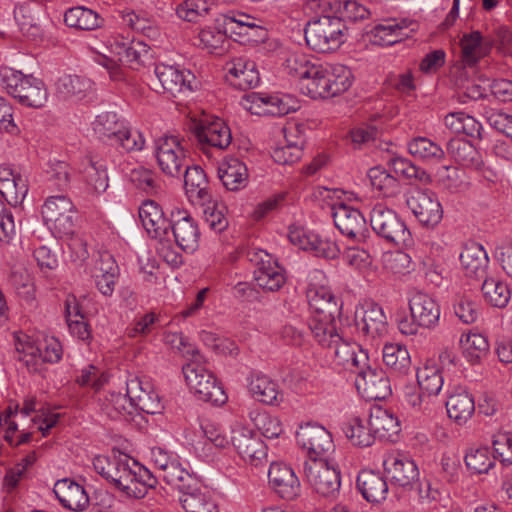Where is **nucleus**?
I'll list each match as a JSON object with an SVG mask.
<instances>
[{
	"label": "nucleus",
	"mask_w": 512,
	"mask_h": 512,
	"mask_svg": "<svg viewBox=\"0 0 512 512\" xmlns=\"http://www.w3.org/2000/svg\"><path fill=\"white\" fill-rule=\"evenodd\" d=\"M247 258L255 266L254 280L259 287L267 291H277L284 285V268L267 251L252 248L247 252Z\"/></svg>",
	"instance_id": "obj_14"
},
{
	"label": "nucleus",
	"mask_w": 512,
	"mask_h": 512,
	"mask_svg": "<svg viewBox=\"0 0 512 512\" xmlns=\"http://www.w3.org/2000/svg\"><path fill=\"white\" fill-rule=\"evenodd\" d=\"M309 328L314 339L323 347H332L340 341L334 315H311Z\"/></svg>",
	"instance_id": "obj_41"
},
{
	"label": "nucleus",
	"mask_w": 512,
	"mask_h": 512,
	"mask_svg": "<svg viewBox=\"0 0 512 512\" xmlns=\"http://www.w3.org/2000/svg\"><path fill=\"white\" fill-rule=\"evenodd\" d=\"M241 106L253 115L284 116L298 109L297 100L288 94L252 92L243 97Z\"/></svg>",
	"instance_id": "obj_13"
},
{
	"label": "nucleus",
	"mask_w": 512,
	"mask_h": 512,
	"mask_svg": "<svg viewBox=\"0 0 512 512\" xmlns=\"http://www.w3.org/2000/svg\"><path fill=\"white\" fill-rule=\"evenodd\" d=\"M355 374V386L364 399L382 400L391 394L390 381L385 372L371 368L370 361L366 368L360 369Z\"/></svg>",
	"instance_id": "obj_24"
},
{
	"label": "nucleus",
	"mask_w": 512,
	"mask_h": 512,
	"mask_svg": "<svg viewBox=\"0 0 512 512\" xmlns=\"http://www.w3.org/2000/svg\"><path fill=\"white\" fill-rule=\"evenodd\" d=\"M139 219L152 239L163 241L168 236L170 223L157 202L153 200L144 201L139 207Z\"/></svg>",
	"instance_id": "obj_30"
},
{
	"label": "nucleus",
	"mask_w": 512,
	"mask_h": 512,
	"mask_svg": "<svg viewBox=\"0 0 512 512\" xmlns=\"http://www.w3.org/2000/svg\"><path fill=\"white\" fill-rule=\"evenodd\" d=\"M357 485L363 497L372 503H379L386 499L388 485L378 473L364 470L357 478Z\"/></svg>",
	"instance_id": "obj_43"
},
{
	"label": "nucleus",
	"mask_w": 512,
	"mask_h": 512,
	"mask_svg": "<svg viewBox=\"0 0 512 512\" xmlns=\"http://www.w3.org/2000/svg\"><path fill=\"white\" fill-rule=\"evenodd\" d=\"M218 176L228 190L236 191L246 186L248 170L238 158L227 157L218 167Z\"/></svg>",
	"instance_id": "obj_39"
},
{
	"label": "nucleus",
	"mask_w": 512,
	"mask_h": 512,
	"mask_svg": "<svg viewBox=\"0 0 512 512\" xmlns=\"http://www.w3.org/2000/svg\"><path fill=\"white\" fill-rule=\"evenodd\" d=\"M419 24L411 18L385 19L368 32L369 40L376 45L391 46L418 31Z\"/></svg>",
	"instance_id": "obj_17"
},
{
	"label": "nucleus",
	"mask_w": 512,
	"mask_h": 512,
	"mask_svg": "<svg viewBox=\"0 0 512 512\" xmlns=\"http://www.w3.org/2000/svg\"><path fill=\"white\" fill-rule=\"evenodd\" d=\"M42 218L48 228L63 238L72 233L75 225V206L65 195L47 197L41 209Z\"/></svg>",
	"instance_id": "obj_11"
},
{
	"label": "nucleus",
	"mask_w": 512,
	"mask_h": 512,
	"mask_svg": "<svg viewBox=\"0 0 512 512\" xmlns=\"http://www.w3.org/2000/svg\"><path fill=\"white\" fill-rule=\"evenodd\" d=\"M342 431L353 446L369 447L375 437L368 425V419L359 416H351L343 423Z\"/></svg>",
	"instance_id": "obj_44"
},
{
	"label": "nucleus",
	"mask_w": 512,
	"mask_h": 512,
	"mask_svg": "<svg viewBox=\"0 0 512 512\" xmlns=\"http://www.w3.org/2000/svg\"><path fill=\"white\" fill-rule=\"evenodd\" d=\"M409 309L413 319L424 328L435 326L440 318V307L428 294L416 291L409 299Z\"/></svg>",
	"instance_id": "obj_35"
},
{
	"label": "nucleus",
	"mask_w": 512,
	"mask_h": 512,
	"mask_svg": "<svg viewBox=\"0 0 512 512\" xmlns=\"http://www.w3.org/2000/svg\"><path fill=\"white\" fill-rule=\"evenodd\" d=\"M53 491L65 509L78 512L89 506V496L85 488L72 479L58 480Z\"/></svg>",
	"instance_id": "obj_33"
},
{
	"label": "nucleus",
	"mask_w": 512,
	"mask_h": 512,
	"mask_svg": "<svg viewBox=\"0 0 512 512\" xmlns=\"http://www.w3.org/2000/svg\"><path fill=\"white\" fill-rule=\"evenodd\" d=\"M491 46L483 41L479 32L464 35L461 39L462 59L466 65H474L490 52Z\"/></svg>",
	"instance_id": "obj_49"
},
{
	"label": "nucleus",
	"mask_w": 512,
	"mask_h": 512,
	"mask_svg": "<svg viewBox=\"0 0 512 512\" xmlns=\"http://www.w3.org/2000/svg\"><path fill=\"white\" fill-rule=\"evenodd\" d=\"M227 78L230 83L245 90L257 86L260 82L259 72L254 61L239 57L226 65Z\"/></svg>",
	"instance_id": "obj_36"
},
{
	"label": "nucleus",
	"mask_w": 512,
	"mask_h": 512,
	"mask_svg": "<svg viewBox=\"0 0 512 512\" xmlns=\"http://www.w3.org/2000/svg\"><path fill=\"white\" fill-rule=\"evenodd\" d=\"M368 425L375 439L394 441L400 432V421L390 410L374 406L370 410Z\"/></svg>",
	"instance_id": "obj_34"
},
{
	"label": "nucleus",
	"mask_w": 512,
	"mask_h": 512,
	"mask_svg": "<svg viewBox=\"0 0 512 512\" xmlns=\"http://www.w3.org/2000/svg\"><path fill=\"white\" fill-rule=\"evenodd\" d=\"M0 193L9 203L22 202L28 193L27 179L15 173L10 179L1 184Z\"/></svg>",
	"instance_id": "obj_63"
},
{
	"label": "nucleus",
	"mask_w": 512,
	"mask_h": 512,
	"mask_svg": "<svg viewBox=\"0 0 512 512\" xmlns=\"http://www.w3.org/2000/svg\"><path fill=\"white\" fill-rule=\"evenodd\" d=\"M316 63L309 55L296 51L287 53L283 67L286 73L298 80L301 88Z\"/></svg>",
	"instance_id": "obj_52"
},
{
	"label": "nucleus",
	"mask_w": 512,
	"mask_h": 512,
	"mask_svg": "<svg viewBox=\"0 0 512 512\" xmlns=\"http://www.w3.org/2000/svg\"><path fill=\"white\" fill-rule=\"evenodd\" d=\"M126 386L133 410L139 409L147 414H156L161 411L160 397L150 380L133 377L126 382Z\"/></svg>",
	"instance_id": "obj_25"
},
{
	"label": "nucleus",
	"mask_w": 512,
	"mask_h": 512,
	"mask_svg": "<svg viewBox=\"0 0 512 512\" xmlns=\"http://www.w3.org/2000/svg\"><path fill=\"white\" fill-rule=\"evenodd\" d=\"M154 73L163 90L173 96L190 93L197 86L194 74L179 66L160 63L155 66Z\"/></svg>",
	"instance_id": "obj_22"
},
{
	"label": "nucleus",
	"mask_w": 512,
	"mask_h": 512,
	"mask_svg": "<svg viewBox=\"0 0 512 512\" xmlns=\"http://www.w3.org/2000/svg\"><path fill=\"white\" fill-rule=\"evenodd\" d=\"M100 408L111 419H120L133 412L131 400L127 393L110 392L100 399Z\"/></svg>",
	"instance_id": "obj_56"
},
{
	"label": "nucleus",
	"mask_w": 512,
	"mask_h": 512,
	"mask_svg": "<svg viewBox=\"0 0 512 512\" xmlns=\"http://www.w3.org/2000/svg\"><path fill=\"white\" fill-rule=\"evenodd\" d=\"M94 470L129 498L141 499L156 484L151 472L125 453L93 458Z\"/></svg>",
	"instance_id": "obj_1"
},
{
	"label": "nucleus",
	"mask_w": 512,
	"mask_h": 512,
	"mask_svg": "<svg viewBox=\"0 0 512 512\" xmlns=\"http://www.w3.org/2000/svg\"><path fill=\"white\" fill-rule=\"evenodd\" d=\"M384 364L397 374H406L411 358L407 348L398 343H386L382 350Z\"/></svg>",
	"instance_id": "obj_48"
},
{
	"label": "nucleus",
	"mask_w": 512,
	"mask_h": 512,
	"mask_svg": "<svg viewBox=\"0 0 512 512\" xmlns=\"http://www.w3.org/2000/svg\"><path fill=\"white\" fill-rule=\"evenodd\" d=\"M209 11L206 0H184L175 8L176 16L186 22L196 23L204 18Z\"/></svg>",
	"instance_id": "obj_64"
},
{
	"label": "nucleus",
	"mask_w": 512,
	"mask_h": 512,
	"mask_svg": "<svg viewBox=\"0 0 512 512\" xmlns=\"http://www.w3.org/2000/svg\"><path fill=\"white\" fill-rule=\"evenodd\" d=\"M383 468L392 484L413 489L419 481V469L413 459L400 452H389L383 459Z\"/></svg>",
	"instance_id": "obj_18"
},
{
	"label": "nucleus",
	"mask_w": 512,
	"mask_h": 512,
	"mask_svg": "<svg viewBox=\"0 0 512 512\" xmlns=\"http://www.w3.org/2000/svg\"><path fill=\"white\" fill-rule=\"evenodd\" d=\"M475 411V403L467 390L458 388L450 395V419L462 425L471 418Z\"/></svg>",
	"instance_id": "obj_53"
},
{
	"label": "nucleus",
	"mask_w": 512,
	"mask_h": 512,
	"mask_svg": "<svg viewBox=\"0 0 512 512\" xmlns=\"http://www.w3.org/2000/svg\"><path fill=\"white\" fill-rule=\"evenodd\" d=\"M64 21L67 26L81 30L96 29L102 22L98 13L83 6L68 9L64 14Z\"/></svg>",
	"instance_id": "obj_54"
},
{
	"label": "nucleus",
	"mask_w": 512,
	"mask_h": 512,
	"mask_svg": "<svg viewBox=\"0 0 512 512\" xmlns=\"http://www.w3.org/2000/svg\"><path fill=\"white\" fill-rule=\"evenodd\" d=\"M307 299L312 315H335L339 310L337 299L324 285L311 282L307 289Z\"/></svg>",
	"instance_id": "obj_40"
},
{
	"label": "nucleus",
	"mask_w": 512,
	"mask_h": 512,
	"mask_svg": "<svg viewBox=\"0 0 512 512\" xmlns=\"http://www.w3.org/2000/svg\"><path fill=\"white\" fill-rule=\"evenodd\" d=\"M409 210L424 226L434 227L443 217L442 206L431 192L415 190L406 199Z\"/></svg>",
	"instance_id": "obj_23"
},
{
	"label": "nucleus",
	"mask_w": 512,
	"mask_h": 512,
	"mask_svg": "<svg viewBox=\"0 0 512 512\" xmlns=\"http://www.w3.org/2000/svg\"><path fill=\"white\" fill-rule=\"evenodd\" d=\"M459 262L460 268L467 278L480 280L487 274L490 259L481 244L469 242L462 247Z\"/></svg>",
	"instance_id": "obj_29"
},
{
	"label": "nucleus",
	"mask_w": 512,
	"mask_h": 512,
	"mask_svg": "<svg viewBox=\"0 0 512 512\" xmlns=\"http://www.w3.org/2000/svg\"><path fill=\"white\" fill-rule=\"evenodd\" d=\"M297 442L306 451L307 460L330 461L335 451L331 433L322 425L306 423L299 427L296 434Z\"/></svg>",
	"instance_id": "obj_15"
},
{
	"label": "nucleus",
	"mask_w": 512,
	"mask_h": 512,
	"mask_svg": "<svg viewBox=\"0 0 512 512\" xmlns=\"http://www.w3.org/2000/svg\"><path fill=\"white\" fill-rule=\"evenodd\" d=\"M182 371L186 384L200 400L214 405H222L227 401L223 387L207 368L201 355L191 358L183 366Z\"/></svg>",
	"instance_id": "obj_8"
},
{
	"label": "nucleus",
	"mask_w": 512,
	"mask_h": 512,
	"mask_svg": "<svg viewBox=\"0 0 512 512\" xmlns=\"http://www.w3.org/2000/svg\"><path fill=\"white\" fill-rule=\"evenodd\" d=\"M192 129L201 143L221 150L227 148L232 140L228 125L214 115L203 113L198 119H193Z\"/></svg>",
	"instance_id": "obj_21"
},
{
	"label": "nucleus",
	"mask_w": 512,
	"mask_h": 512,
	"mask_svg": "<svg viewBox=\"0 0 512 512\" xmlns=\"http://www.w3.org/2000/svg\"><path fill=\"white\" fill-rule=\"evenodd\" d=\"M354 322L358 332L370 340H376L387 334V318L381 306L365 301L355 310Z\"/></svg>",
	"instance_id": "obj_19"
},
{
	"label": "nucleus",
	"mask_w": 512,
	"mask_h": 512,
	"mask_svg": "<svg viewBox=\"0 0 512 512\" xmlns=\"http://www.w3.org/2000/svg\"><path fill=\"white\" fill-rule=\"evenodd\" d=\"M224 16L216 18L213 24L206 25L200 29L198 40L199 46L202 49L215 54H221L226 50V44L228 43L227 34H229V31L224 28Z\"/></svg>",
	"instance_id": "obj_38"
},
{
	"label": "nucleus",
	"mask_w": 512,
	"mask_h": 512,
	"mask_svg": "<svg viewBox=\"0 0 512 512\" xmlns=\"http://www.w3.org/2000/svg\"><path fill=\"white\" fill-rule=\"evenodd\" d=\"M224 28L241 43H258L266 40L267 30L250 15L224 16Z\"/></svg>",
	"instance_id": "obj_27"
},
{
	"label": "nucleus",
	"mask_w": 512,
	"mask_h": 512,
	"mask_svg": "<svg viewBox=\"0 0 512 512\" xmlns=\"http://www.w3.org/2000/svg\"><path fill=\"white\" fill-rule=\"evenodd\" d=\"M464 461L467 469L474 474H488L495 466V457L488 447L470 448Z\"/></svg>",
	"instance_id": "obj_58"
},
{
	"label": "nucleus",
	"mask_w": 512,
	"mask_h": 512,
	"mask_svg": "<svg viewBox=\"0 0 512 512\" xmlns=\"http://www.w3.org/2000/svg\"><path fill=\"white\" fill-rule=\"evenodd\" d=\"M184 184L188 197L192 202L205 203L210 198L208 182L203 169L199 166L185 165Z\"/></svg>",
	"instance_id": "obj_42"
},
{
	"label": "nucleus",
	"mask_w": 512,
	"mask_h": 512,
	"mask_svg": "<svg viewBox=\"0 0 512 512\" xmlns=\"http://www.w3.org/2000/svg\"><path fill=\"white\" fill-rule=\"evenodd\" d=\"M32 412H36V401L27 399L21 409L16 407L13 410L9 407L0 417V425L5 429V439L11 445L17 446L30 440L32 431H26L24 422Z\"/></svg>",
	"instance_id": "obj_20"
},
{
	"label": "nucleus",
	"mask_w": 512,
	"mask_h": 512,
	"mask_svg": "<svg viewBox=\"0 0 512 512\" xmlns=\"http://www.w3.org/2000/svg\"><path fill=\"white\" fill-rule=\"evenodd\" d=\"M125 121L117 113L105 111L98 114L92 122V130L100 140L114 141L122 131Z\"/></svg>",
	"instance_id": "obj_46"
},
{
	"label": "nucleus",
	"mask_w": 512,
	"mask_h": 512,
	"mask_svg": "<svg viewBox=\"0 0 512 512\" xmlns=\"http://www.w3.org/2000/svg\"><path fill=\"white\" fill-rule=\"evenodd\" d=\"M450 154L455 162L470 169L480 163V154L467 138H450Z\"/></svg>",
	"instance_id": "obj_59"
},
{
	"label": "nucleus",
	"mask_w": 512,
	"mask_h": 512,
	"mask_svg": "<svg viewBox=\"0 0 512 512\" xmlns=\"http://www.w3.org/2000/svg\"><path fill=\"white\" fill-rule=\"evenodd\" d=\"M0 85L19 104L39 109L45 106L49 93L44 82L31 74L4 67L0 70Z\"/></svg>",
	"instance_id": "obj_6"
},
{
	"label": "nucleus",
	"mask_w": 512,
	"mask_h": 512,
	"mask_svg": "<svg viewBox=\"0 0 512 512\" xmlns=\"http://www.w3.org/2000/svg\"><path fill=\"white\" fill-rule=\"evenodd\" d=\"M453 309L457 319L466 325L475 323L480 314L479 305L474 300L471 289L455 293Z\"/></svg>",
	"instance_id": "obj_50"
},
{
	"label": "nucleus",
	"mask_w": 512,
	"mask_h": 512,
	"mask_svg": "<svg viewBox=\"0 0 512 512\" xmlns=\"http://www.w3.org/2000/svg\"><path fill=\"white\" fill-rule=\"evenodd\" d=\"M281 132L284 141L274 148L272 158L282 165L294 163L302 156L303 138L298 135L295 128H283Z\"/></svg>",
	"instance_id": "obj_37"
},
{
	"label": "nucleus",
	"mask_w": 512,
	"mask_h": 512,
	"mask_svg": "<svg viewBox=\"0 0 512 512\" xmlns=\"http://www.w3.org/2000/svg\"><path fill=\"white\" fill-rule=\"evenodd\" d=\"M160 476L168 484L179 489L180 492L189 488L191 484L199 479L195 473L189 471L188 464L182 462L178 456L168 466V468L160 474Z\"/></svg>",
	"instance_id": "obj_47"
},
{
	"label": "nucleus",
	"mask_w": 512,
	"mask_h": 512,
	"mask_svg": "<svg viewBox=\"0 0 512 512\" xmlns=\"http://www.w3.org/2000/svg\"><path fill=\"white\" fill-rule=\"evenodd\" d=\"M304 476L313 490L324 497H335L340 490V472L334 461L306 460Z\"/></svg>",
	"instance_id": "obj_12"
},
{
	"label": "nucleus",
	"mask_w": 512,
	"mask_h": 512,
	"mask_svg": "<svg viewBox=\"0 0 512 512\" xmlns=\"http://www.w3.org/2000/svg\"><path fill=\"white\" fill-rule=\"evenodd\" d=\"M153 154L158 168L164 175L177 178L183 174L187 164L184 138L169 134L156 138Z\"/></svg>",
	"instance_id": "obj_9"
},
{
	"label": "nucleus",
	"mask_w": 512,
	"mask_h": 512,
	"mask_svg": "<svg viewBox=\"0 0 512 512\" xmlns=\"http://www.w3.org/2000/svg\"><path fill=\"white\" fill-rule=\"evenodd\" d=\"M354 82L352 70L338 62H317L300 91L311 99H329L348 91Z\"/></svg>",
	"instance_id": "obj_4"
},
{
	"label": "nucleus",
	"mask_w": 512,
	"mask_h": 512,
	"mask_svg": "<svg viewBox=\"0 0 512 512\" xmlns=\"http://www.w3.org/2000/svg\"><path fill=\"white\" fill-rule=\"evenodd\" d=\"M230 443L246 462L257 465L267 457V446L260 436L241 423L231 426Z\"/></svg>",
	"instance_id": "obj_16"
},
{
	"label": "nucleus",
	"mask_w": 512,
	"mask_h": 512,
	"mask_svg": "<svg viewBox=\"0 0 512 512\" xmlns=\"http://www.w3.org/2000/svg\"><path fill=\"white\" fill-rule=\"evenodd\" d=\"M371 187L385 197L392 196L398 187L395 177L382 167L370 168L367 173Z\"/></svg>",
	"instance_id": "obj_62"
},
{
	"label": "nucleus",
	"mask_w": 512,
	"mask_h": 512,
	"mask_svg": "<svg viewBox=\"0 0 512 512\" xmlns=\"http://www.w3.org/2000/svg\"><path fill=\"white\" fill-rule=\"evenodd\" d=\"M383 267L398 278L404 277L415 269L411 256L403 251H389L382 256Z\"/></svg>",
	"instance_id": "obj_60"
},
{
	"label": "nucleus",
	"mask_w": 512,
	"mask_h": 512,
	"mask_svg": "<svg viewBox=\"0 0 512 512\" xmlns=\"http://www.w3.org/2000/svg\"><path fill=\"white\" fill-rule=\"evenodd\" d=\"M408 151L414 157L438 162L445 156L444 150L426 137H417L408 143Z\"/></svg>",
	"instance_id": "obj_61"
},
{
	"label": "nucleus",
	"mask_w": 512,
	"mask_h": 512,
	"mask_svg": "<svg viewBox=\"0 0 512 512\" xmlns=\"http://www.w3.org/2000/svg\"><path fill=\"white\" fill-rule=\"evenodd\" d=\"M374 232L386 241L396 245L410 246L413 239L405 223L398 215L383 204H376L370 214Z\"/></svg>",
	"instance_id": "obj_10"
},
{
	"label": "nucleus",
	"mask_w": 512,
	"mask_h": 512,
	"mask_svg": "<svg viewBox=\"0 0 512 512\" xmlns=\"http://www.w3.org/2000/svg\"><path fill=\"white\" fill-rule=\"evenodd\" d=\"M14 346L18 361L31 372L39 371L43 363H57L63 354L61 343L53 336L16 332Z\"/></svg>",
	"instance_id": "obj_5"
},
{
	"label": "nucleus",
	"mask_w": 512,
	"mask_h": 512,
	"mask_svg": "<svg viewBox=\"0 0 512 512\" xmlns=\"http://www.w3.org/2000/svg\"><path fill=\"white\" fill-rule=\"evenodd\" d=\"M481 291L485 301L497 308L506 307L511 297L508 285L496 277L485 276Z\"/></svg>",
	"instance_id": "obj_51"
},
{
	"label": "nucleus",
	"mask_w": 512,
	"mask_h": 512,
	"mask_svg": "<svg viewBox=\"0 0 512 512\" xmlns=\"http://www.w3.org/2000/svg\"><path fill=\"white\" fill-rule=\"evenodd\" d=\"M87 56L103 67L112 80L122 78V65L132 68L144 62L148 54L142 42H130L129 38L119 34L103 32L101 40L91 39L86 45Z\"/></svg>",
	"instance_id": "obj_2"
},
{
	"label": "nucleus",
	"mask_w": 512,
	"mask_h": 512,
	"mask_svg": "<svg viewBox=\"0 0 512 512\" xmlns=\"http://www.w3.org/2000/svg\"><path fill=\"white\" fill-rule=\"evenodd\" d=\"M180 493L179 501L186 512H219L212 493L200 478Z\"/></svg>",
	"instance_id": "obj_32"
},
{
	"label": "nucleus",
	"mask_w": 512,
	"mask_h": 512,
	"mask_svg": "<svg viewBox=\"0 0 512 512\" xmlns=\"http://www.w3.org/2000/svg\"><path fill=\"white\" fill-rule=\"evenodd\" d=\"M417 382L423 392L437 395L444 384V376L435 363L428 362L417 370Z\"/></svg>",
	"instance_id": "obj_57"
},
{
	"label": "nucleus",
	"mask_w": 512,
	"mask_h": 512,
	"mask_svg": "<svg viewBox=\"0 0 512 512\" xmlns=\"http://www.w3.org/2000/svg\"><path fill=\"white\" fill-rule=\"evenodd\" d=\"M332 347H334V364L352 373L366 368L370 361L366 350L355 342L345 340L342 336L340 341L335 342Z\"/></svg>",
	"instance_id": "obj_31"
},
{
	"label": "nucleus",
	"mask_w": 512,
	"mask_h": 512,
	"mask_svg": "<svg viewBox=\"0 0 512 512\" xmlns=\"http://www.w3.org/2000/svg\"><path fill=\"white\" fill-rule=\"evenodd\" d=\"M249 390L258 401L265 404L279 405L283 400L277 383L266 375L253 376L249 383Z\"/></svg>",
	"instance_id": "obj_45"
},
{
	"label": "nucleus",
	"mask_w": 512,
	"mask_h": 512,
	"mask_svg": "<svg viewBox=\"0 0 512 512\" xmlns=\"http://www.w3.org/2000/svg\"><path fill=\"white\" fill-rule=\"evenodd\" d=\"M314 197L331 208L335 226L348 238L361 242L365 239L366 220L358 207L360 197L352 191L319 186L314 190Z\"/></svg>",
	"instance_id": "obj_3"
},
{
	"label": "nucleus",
	"mask_w": 512,
	"mask_h": 512,
	"mask_svg": "<svg viewBox=\"0 0 512 512\" xmlns=\"http://www.w3.org/2000/svg\"><path fill=\"white\" fill-rule=\"evenodd\" d=\"M459 342L464 356L472 364L478 363L489 351V342L480 333L463 334Z\"/></svg>",
	"instance_id": "obj_55"
},
{
	"label": "nucleus",
	"mask_w": 512,
	"mask_h": 512,
	"mask_svg": "<svg viewBox=\"0 0 512 512\" xmlns=\"http://www.w3.org/2000/svg\"><path fill=\"white\" fill-rule=\"evenodd\" d=\"M268 482L272 490L285 500L295 499L301 484L293 468L281 461L272 462L268 470Z\"/></svg>",
	"instance_id": "obj_26"
},
{
	"label": "nucleus",
	"mask_w": 512,
	"mask_h": 512,
	"mask_svg": "<svg viewBox=\"0 0 512 512\" xmlns=\"http://www.w3.org/2000/svg\"><path fill=\"white\" fill-rule=\"evenodd\" d=\"M170 228L178 247L194 252L199 244L200 230L197 221L187 212L173 213Z\"/></svg>",
	"instance_id": "obj_28"
},
{
	"label": "nucleus",
	"mask_w": 512,
	"mask_h": 512,
	"mask_svg": "<svg viewBox=\"0 0 512 512\" xmlns=\"http://www.w3.org/2000/svg\"><path fill=\"white\" fill-rule=\"evenodd\" d=\"M348 29L337 16L323 15L310 20L305 28L307 45L319 53L335 51L347 40Z\"/></svg>",
	"instance_id": "obj_7"
}]
</instances>
